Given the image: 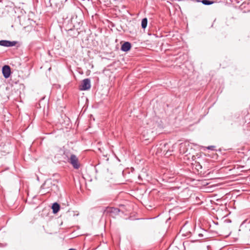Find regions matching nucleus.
Here are the masks:
<instances>
[{"instance_id":"nucleus-1","label":"nucleus","mask_w":250,"mask_h":250,"mask_svg":"<svg viewBox=\"0 0 250 250\" xmlns=\"http://www.w3.org/2000/svg\"><path fill=\"white\" fill-rule=\"evenodd\" d=\"M49 3L55 12L59 11L62 8L68 6L69 4L73 6V4L68 2L67 0H49Z\"/></svg>"},{"instance_id":"nucleus-2","label":"nucleus","mask_w":250,"mask_h":250,"mask_svg":"<svg viewBox=\"0 0 250 250\" xmlns=\"http://www.w3.org/2000/svg\"><path fill=\"white\" fill-rule=\"evenodd\" d=\"M68 162L72 165L73 168L75 169H78L80 167V164L79 162V160L77 156L74 154H71L70 158L68 159Z\"/></svg>"},{"instance_id":"nucleus-3","label":"nucleus","mask_w":250,"mask_h":250,"mask_svg":"<svg viewBox=\"0 0 250 250\" xmlns=\"http://www.w3.org/2000/svg\"><path fill=\"white\" fill-rule=\"evenodd\" d=\"M90 87V80L89 79L86 78L83 80L80 89L81 90H87L89 89Z\"/></svg>"},{"instance_id":"nucleus-4","label":"nucleus","mask_w":250,"mask_h":250,"mask_svg":"<svg viewBox=\"0 0 250 250\" xmlns=\"http://www.w3.org/2000/svg\"><path fill=\"white\" fill-rule=\"evenodd\" d=\"M106 211L107 213L109 214V216L115 218L119 214L120 212V209L116 208L109 207L107 208Z\"/></svg>"},{"instance_id":"nucleus-5","label":"nucleus","mask_w":250,"mask_h":250,"mask_svg":"<svg viewBox=\"0 0 250 250\" xmlns=\"http://www.w3.org/2000/svg\"><path fill=\"white\" fill-rule=\"evenodd\" d=\"M2 72L3 77L7 79L9 78L11 74V69L9 65H5L2 67Z\"/></svg>"},{"instance_id":"nucleus-6","label":"nucleus","mask_w":250,"mask_h":250,"mask_svg":"<svg viewBox=\"0 0 250 250\" xmlns=\"http://www.w3.org/2000/svg\"><path fill=\"white\" fill-rule=\"evenodd\" d=\"M17 42L15 41H10L7 40H0V45L5 47L14 46L16 45Z\"/></svg>"},{"instance_id":"nucleus-7","label":"nucleus","mask_w":250,"mask_h":250,"mask_svg":"<svg viewBox=\"0 0 250 250\" xmlns=\"http://www.w3.org/2000/svg\"><path fill=\"white\" fill-rule=\"evenodd\" d=\"M131 47V43L128 42H125L121 46V50L124 52L128 51Z\"/></svg>"},{"instance_id":"nucleus-8","label":"nucleus","mask_w":250,"mask_h":250,"mask_svg":"<svg viewBox=\"0 0 250 250\" xmlns=\"http://www.w3.org/2000/svg\"><path fill=\"white\" fill-rule=\"evenodd\" d=\"M52 209L54 213H57L60 209V206L57 202L54 203L52 206Z\"/></svg>"},{"instance_id":"nucleus-9","label":"nucleus","mask_w":250,"mask_h":250,"mask_svg":"<svg viewBox=\"0 0 250 250\" xmlns=\"http://www.w3.org/2000/svg\"><path fill=\"white\" fill-rule=\"evenodd\" d=\"M147 18H144L142 20V22H141L142 28L143 29H145L147 26Z\"/></svg>"},{"instance_id":"nucleus-10","label":"nucleus","mask_w":250,"mask_h":250,"mask_svg":"<svg viewBox=\"0 0 250 250\" xmlns=\"http://www.w3.org/2000/svg\"><path fill=\"white\" fill-rule=\"evenodd\" d=\"M194 166H195V168L199 171L200 169H201L202 168V165H201V164L198 162H197V161H195V164H194Z\"/></svg>"},{"instance_id":"nucleus-11","label":"nucleus","mask_w":250,"mask_h":250,"mask_svg":"<svg viewBox=\"0 0 250 250\" xmlns=\"http://www.w3.org/2000/svg\"><path fill=\"white\" fill-rule=\"evenodd\" d=\"M201 2L203 4L206 5H208L213 3V1H211L209 0H202L201 1Z\"/></svg>"},{"instance_id":"nucleus-12","label":"nucleus","mask_w":250,"mask_h":250,"mask_svg":"<svg viewBox=\"0 0 250 250\" xmlns=\"http://www.w3.org/2000/svg\"><path fill=\"white\" fill-rule=\"evenodd\" d=\"M247 235L248 238V241L249 242H250V229L249 232L247 233Z\"/></svg>"},{"instance_id":"nucleus-13","label":"nucleus","mask_w":250,"mask_h":250,"mask_svg":"<svg viewBox=\"0 0 250 250\" xmlns=\"http://www.w3.org/2000/svg\"><path fill=\"white\" fill-rule=\"evenodd\" d=\"M214 148H215L214 146H208V149H210V150H214Z\"/></svg>"},{"instance_id":"nucleus-14","label":"nucleus","mask_w":250,"mask_h":250,"mask_svg":"<svg viewBox=\"0 0 250 250\" xmlns=\"http://www.w3.org/2000/svg\"><path fill=\"white\" fill-rule=\"evenodd\" d=\"M198 235L200 238H201L203 236V235L202 233H199Z\"/></svg>"},{"instance_id":"nucleus-15","label":"nucleus","mask_w":250,"mask_h":250,"mask_svg":"<svg viewBox=\"0 0 250 250\" xmlns=\"http://www.w3.org/2000/svg\"><path fill=\"white\" fill-rule=\"evenodd\" d=\"M197 240H198V239H195V240H194L193 241H197Z\"/></svg>"}]
</instances>
